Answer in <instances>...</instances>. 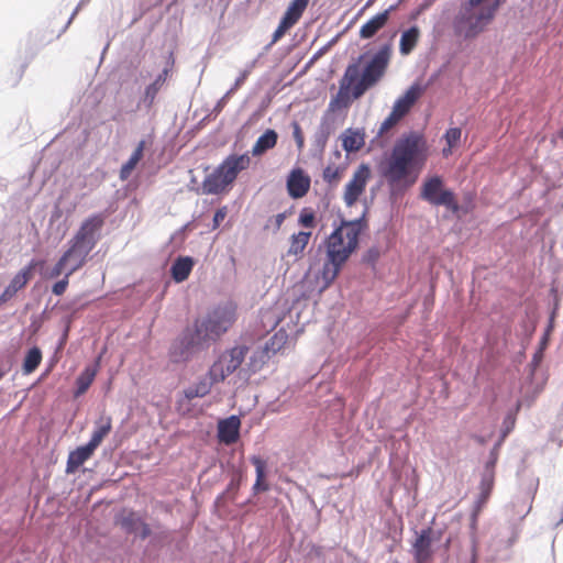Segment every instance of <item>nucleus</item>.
Instances as JSON below:
<instances>
[{
    "label": "nucleus",
    "mask_w": 563,
    "mask_h": 563,
    "mask_svg": "<svg viewBox=\"0 0 563 563\" xmlns=\"http://www.w3.org/2000/svg\"><path fill=\"white\" fill-rule=\"evenodd\" d=\"M238 305L233 301L219 303L207 314L197 319L192 328L186 329L181 336L174 342L169 357L174 363L187 361L194 351L209 347L217 342L235 323Z\"/></svg>",
    "instance_id": "obj_1"
},
{
    "label": "nucleus",
    "mask_w": 563,
    "mask_h": 563,
    "mask_svg": "<svg viewBox=\"0 0 563 563\" xmlns=\"http://www.w3.org/2000/svg\"><path fill=\"white\" fill-rule=\"evenodd\" d=\"M428 158L426 139L409 133L396 141L389 156L382 163L380 172L391 189L412 186Z\"/></svg>",
    "instance_id": "obj_2"
},
{
    "label": "nucleus",
    "mask_w": 563,
    "mask_h": 563,
    "mask_svg": "<svg viewBox=\"0 0 563 563\" xmlns=\"http://www.w3.org/2000/svg\"><path fill=\"white\" fill-rule=\"evenodd\" d=\"M393 54V44L390 42L382 45L365 65L363 71L360 70V62L364 57H358L356 63L347 65L343 77L340 80V87L336 96L331 100V108H347L353 99L361 98L365 91L376 85L385 75Z\"/></svg>",
    "instance_id": "obj_3"
},
{
    "label": "nucleus",
    "mask_w": 563,
    "mask_h": 563,
    "mask_svg": "<svg viewBox=\"0 0 563 563\" xmlns=\"http://www.w3.org/2000/svg\"><path fill=\"white\" fill-rule=\"evenodd\" d=\"M367 228L366 221L361 218L356 220H343L325 240V262L320 272L322 280L321 290L327 289L338 277L343 265L358 246V238Z\"/></svg>",
    "instance_id": "obj_4"
},
{
    "label": "nucleus",
    "mask_w": 563,
    "mask_h": 563,
    "mask_svg": "<svg viewBox=\"0 0 563 563\" xmlns=\"http://www.w3.org/2000/svg\"><path fill=\"white\" fill-rule=\"evenodd\" d=\"M106 222L103 213H95L86 218L74 236L68 241L67 250L62 254L69 264L67 275H73L82 268L91 251L100 240L101 230Z\"/></svg>",
    "instance_id": "obj_5"
},
{
    "label": "nucleus",
    "mask_w": 563,
    "mask_h": 563,
    "mask_svg": "<svg viewBox=\"0 0 563 563\" xmlns=\"http://www.w3.org/2000/svg\"><path fill=\"white\" fill-rule=\"evenodd\" d=\"M485 0H468L455 16L453 26L459 36L474 38L493 21L498 7L505 0H495L490 5H482Z\"/></svg>",
    "instance_id": "obj_6"
},
{
    "label": "nucleus",
    "mask_w": 563,
    "mask_h": 563,
    "mask_svg": "<svg viewBox=\"0 0 563 563\" xmlns=\"http://www.w3.org/2000/svg\"><path fill=\"white\" fill-rule=\"evenodd\" d=\"M251 165V157L245 154H232L223 159V162L202 181V192L206 195H219L231 186L239 174L246 170Z\"/></svg>",
    "instance_id": "obj_7"
},
{
    "label": "nucleus",
    "mask_w": 563,
    "mask_h": 563,
    "mask_svg": "<svg viewBox=\"0 0 563 563\" xmlns=\"http://www.w3.org/2000/svg\"><path fill=\"white\" fill-rule=\"evenodd\" d=\"M247 352L249 347L245 345H236L223 351L210 366L207 376L213 383L224 382L241 366Z\"/></svg>",
    "instance_id": "obj_8"
},
{
    "label": "nucleus",
    "mask_w": 563,
    "mask_h": 563,
    "mask_svg": "<svg viewBox=\"0 0 563 563\" xmlns=\"http://www.w3.org/2000/svg\"><path fill=\"white\" fill-rule=\"evenodd\" d=\"M420 197L433 206H444L453 212H457L460 208L453 191L444 188L440 176H432L423 181Z\"/></svg>",
    "instance_id": "obj_9"
},
{
    "label": "nucleus",
    "mask_w": 563,
    "mask_h": 563,
    "mask_svg": "<svg viewBox=\"0 0 563 563\" xmlns=\"http://www.w3.org/2000/svg\"><path fill=\"white\" fill-rule=\"evenodd\" d=\"M372 178V170L367 164H360L354 170L351 179L344 186L342 199L346 207L356 205L361 196L365 192L366 186Z\"/></svg>",
    "instance_id": "obj_10"
},
{
    "label": "nucleus",
    "mask_w": 563,
    "mask_h": 563,
    "mask_svg": "<svg viewBox=\"0 0 563 563\" xmlns=\"http://www.w3.org/2000/svg\"><path fill=\"white\" fill-rule=\"evenodd\" d=\"M36 265H37V263L35 261H32L31 263H29V265L23 267L19 273H16L13 276V278L9 283V285L4 288V290L0 295V308L4 303L10 301L12 298H14L15 295L18 294V291H20L27 285V283L33 277V271L36 267Z\"/></svg>",
    "instance_id": "obj_11"
},
{
    "label": "nucleus",
    "mask_w": 563,
    "mask_h": 563,
    "mask_svg": "<svg viewBox=\"0 0 563 563\" xmlns=\"http://www.w3.org/2000/svg\"><path fill=\"white\" fill-rule=\"evenodd\" d=\"M311 186L309 175L302 168H294L287 177V191L292 199L305 197Z\"/></svg>",
    "instance_id": "obj_12"
},
{
    "label": "nucleus",
    "mask_w": 563,
    "mask_h": 563,
    "mask_svg": "<svg viewBox=\"0 0 563 563\" xmlns=\"http://www.w3.org/2000/svg\"><path fill=\"white\" fill-rule=\"evenodd\" d=\"M241 419L233 415L218 422V440L225 445L234 444L240 439Z\"/></svg>",
    "instance_id": "obj_13"
},
{
    "label": "nucleus",
    "mask_w": 563,
    "mask_h": 563,
    "mask_svg": "<svg viewBox=\"0 0 563 563\" xmlns=\"http://www.w3.org/2000/svg\"><path fill=\"white\" fill-rule=\"evenodd\" d=\"M423 92L424 88L421 85H411L406 92L395 101L391 110L402 119L410 112L411 108Z\"/></svg>",
    "instance_id": "obj_14"
},
{
    "label": "nucleus",
    "mask_w": 563,
    "mask_h": 563,
    "mask_svg": "<svg viewBox=\"0 0 563 563\" xmlns=\"http://www.w3.org/2000/svg\"><path fill=\"white\" fill-rule=\"evenodd\" d=\"M413 558L417 563H427L431 560L432 551V529H422L412 544Z\"/></svg>",
    "instance_id": "obj_15"
},
{
    "label": "nucleus",
    "mask_w": 563,
    "mask_h": 563,
    "mask_svg": "<svg viewBox=\"0 0 563 563\" xmlns=\"http://www.w3.org/2000/svg\"><path fill=\"white\" fill-rule=\"evenodd\" d=\"M395 9V7H390L383 12L377 13L373 18H371L366 23H364L358 32V35L362 40H369L374 37L383 27L386 26L390 12Z\"/></svg>",
    "instance_id": "obj_16"
},
{
    "label": "nucleus",
    "mask_w": 563,
    "mask_h": 563,
    "mask_svg": "<svg viewBox=\"0 0 563 563\" xmlns=\"http://www.w3.org/2000/svg\"><path fill=\"white\" fill-rule=\"evenodd\" d=\"M95 450V448L87 443L86 445L79 446L71 451L67 459L66 473L74 474L86 461L92 456Z\"/></svg>",
    "instance_id": "obj_17"
},
{
    "label": "nucleus",
    "mask_w": 563,
    "mask_h": 563,
    "mask_svg": "<svg viewBox=\"0 0 563 563\" xmlns=\"http://www.w3.org/2000/svg\"><path fill=\"white\" fill-rule=\"evenodd\" d=\"M342 146L347 153L358 152L365 144V133L352 128L346 129L342 135Z\"/></svg>",
    "instance_id": "obj_18"
},
{
    "label": "nucleus",
    "mask_w": 563,
    "mask_h": 563,
    "mask_svg": "<svg viewBox=\"0 0 563 563\" xmlns=\"http://www.w3.org/2000/svg\"><path fill=\"white\" fill-rule=\"evenodd\" d=\"M195 262L190 256H180L178 257L170 267V275L172 278L176 283H183L185 282L192 268H194Z\"/></svg>",
    "instance_id": "obj_19"
},
{
    "label": "nucleus",
    "mask_w": 563,
    "mask_h": 563,
    "mask_svg": "<svg viewBox=\"0 0 563 563\" xmlns=\"http://www.w3.org/2000/svg\"><path fill=\"white\" fill-rule=\"evenodd\" d=\"M346 168L347 163L345 161L336 163L330 159L322 172L323 181L327 183L329 186H336L343 178Z\"/></svg>",
    "instance_id": "obj_20"
},
{
    "label": "nucleus",
    "mask_w": 563,
    "mask_h": 563,
    "mask_svg": "<svg viewBox=\"0 0 563 563\" xmlns=\"http://www.w3.org/2000/svg\"><path fill=\"white\" fill-rule=\"evenodd\" d=\"M310 231H299L289 238V247L287 250L288 256L302 257L307 245L311 239Z\"/></svg>",
    "instance_id": "obj_21"
},
{
    "label": "nucleus",
    "mask_w": 563,
    "mask_h": 563,
    "mask_svg": "<svg viewBox=\"0 0 563 563\" xmlns=\"http://www.w3.org/2000/svg\"><path fill=\"white\" fill-rule=\"evenodd\" d=\"M112 430V419L109 416H101L96 421V429L93 430L91 438L89 440L90 446L97 449L103 439L111 432Z\"/></svg>",
    "instance_id": "obj_22"
},
{
    "label": "nucleus",
    "mask_w": 563,
    "mask_h": 563,
    "mask_svg": "<svg viewBox=\"0 0 563 563\" xmlns=\"http://www.w3.org/2000/svg\"><path fill=\"white\" fill-rule=\"evenodd\" d=\"M420 40V30L413 25L404 31L399 41V52L402 56L409 55L418 45Z\"/></svg>",
    "instance_id": "obj_23"
},
{
    "label": "nucleus",
    "mask_w": 563,
    "mask_h": 563,
    "mask_svg": "<svg viewBox=\"0 0 563 563\" xmlns=\"http://www.w3.org/2000/svg\"><path fill=\"white\" fill-rule=\"evenodd\" d=\"M494 488V475L486 473L483 475L479 483V495L475 504L474 516H476L488 501Z\"/></svg>",
    "instance_id": "obj_24"
},
{
    "label": "nucleus",
    "mask_w": 563,
    "mask_h": 563,
    "mask_svg": "<svg viewBox=\"0 0 563 563\" xmlns=\"http://www.w3.org/2000/svg\"><path fill=\"white\" fill-rule=\"evenodd\" d=\"M278 135L276 131L268 129L266 130L255 142L252 147L253 156H261L268 150H272L277 144Z\"/></svg>",
    "instance_id": "obj_25"
},
{
    "label": "nucleus",
    "mask_w": 563,
    "mask_h": 563,
    "mask_svg": "<svg viewBox=\"0 0 563 563\" xmlns=\"http://www.w3.org/2000/svg\"><path fill=\"white\" fill-rule=\"evenodd\" d=\"M99 361L93 366H87L76 379L75 396L79 397L84 395L95 380L98 373Z\"/></svg>",
    "instance_id": "obj_26"
},
{
    "label": "nucleus",
    "mask_w": 563,
    "mask_h": 563,
    "mask_svg": "<svg viewBox=\"0 0 563 563\" xmlns=\"http://www.w3.org/2000/svg\"><path fill=\"white\" fill-rule=\"evenodd\" d=\"M271 358L272 356L269 352H267V349L260 346L250 356V360L246 364L247 371L250 372V374H255L262 371Z\"/></svg>",
    "instance_id": "obj_27"
},
{
    "label": "nucleus",
    "mask_w": 563,
    "mask_h": 563,
    "mask_svg": "<svg viewBox=\"0 0 563 563\" xmlns=\"http://www.w3.org/2000/svg\"><path fill=\"white\" fill-rule=\"evenodd\" d=\"M310 0H292L282 19L295 25L302 16Z\"/></svg>",
    "instance_id": "obj_28"
},
{
    "label": "nucleus",
    "mask_w": 563,
    "mask_h": 563,
    "mask_svg": "<svg viewBox=\"0 0 563 563\" xmlns=\"http://www.w3.org/2000/svg\"><path fill=\"white\" fill-rule=\"evenodd\" d=\"M213 384L214 383L209 377H208V379L207 378H201L200 380H198L194 385H191L188 388H186L184 390V395H185V397L188 400H191L194 398L205 397V396H207L210 393L211 387H212Z\"/></svg>",
    "instance_id": "obj_29"
},
{
    "label": "nucleus",
    "mask_w": 563,
    "mask_h": 563,
    "mask_svg": "<svg viewBox=\"0 0 563 563\" xmlns=\"http://www.w3.org/2000/svg\"><path fill=\"white\" fill-rule=\"evenodd\" d=\"M251 462L252 464L255 466V471H256V481H255V484L253 486V489L257 493V492H266L268 490V485L265 483V468H266V463L265 461L257 456V455H254L251 457Z\"/></svg>",
    "instance_id": "obj_30"
},
{
    "label": "nucleus",
    "mask_w": 563,
    "mask_h": 563,
    "mask_svg": "<svg viewBox=\"0 0 563 563\" xmlns=\"http://www.w3.org/2000/svg\"><path fill=\"white\" fill-rule=\"evenodd\" d=\"M288 341V334L284 329L278 330L274 335L263 345L267 349L273 357L277 352L282 351Z\"/></svg>",
    "instance_id": "obj_31"
},
{
    "label": "nucleus",
    "mask_w": 563,
    "mask_h": 563,
    "mask_svg": "<svg viewBox=\"0 0 563 563\" xmlns=\"http://www.w3.org/2000/svg\"><path fill=\"white\" fill-rule=\"evenodd\" d=\"M42 362V352L38 347L30 349L24 357L22 369L24 374L33 373Z\"/></svg>",
    "instance_id": "obj_32"
},
{
    "label": "nucleus",
    "mask_w": 563,
    "mask_h": 563,
    "mask_svg": "<svg viewBox=\"0 0 563 563\" xmlns=\"http://www.w3.org/2000/svg\"><path fill=\"white\" fill-rule=\"evenodd\" d=\"M167 76H168V69L165 68L157 77L156 79L154 80V82H152L151 85H148L145 89V93H144V97H145V100L148 102V106H152L155 98H156V95L158 93L159 89L162 88V86L164 85V82L166 81L167 79Z\"/></svg>",
    "instance_id": "obj_33"
},
{
    "label": "nucleus",
    "mask_w": 563,
    "mask_h": 563,
    "mask_svg": "<svg viewBox=\"0 0 563 563\" xmlns=\"http://www.w3.org/2000/svg\"><path fill=\"white\" fill-rule=\"evenodd\" d=\"M120 525L126 532H136L139 530V526L143 525V519L135 511L130 510L123 512L120 519Z\"/></svg>",
    "instance_id": "obj_34"
},
{
    "label": "nucleus",
    "mask_w": 563,
    "mask_h": 563,
    "mask_svg": "<svg viewBox=\"0 0 563 563\" xmlns=\"http://www.w3.org/2000/svg\"><path fill=\"white\" fill-rule=\"evenodd\" d=\"M462 131L460 128H451L445 132L444 139L448 147L443 148V155L448 156L451 154L452 148L457 145L461 139Z\"/></svg>",
    "instance_id": "obj_35"
},
{
    "label": "nucleus",
    "mask_w": 563,
    "mask_h": 563,
    "mask_svg": "<svg viewBox=\"0 0 563 563\" xmlns=\"http://www.w3.org/2000/svg\"><path fill=\"white\" fill-rule=\"evenodd\" d=\"M298 223L302 228L313 229L316 227V213L310 208L301 209L298 218Z\"/></svg>",
    "instance_id": "obj_36"
},
{
    "label": "nucleus",
    "mask_w": 563,
    "mask_h": 563,
    "mask_svg": "<svg viewBox=\"0 0 563 563\" xmlns=\"http://www.w3.org/2000/svg\"><path fill=\"white\" fill-rule=\"evenodd\" d=\"M401 120V118L396 114L393 110L391 112L388 114V117L382 122L380 126H379V135H383L385 133H387L390 129H393L399 121Z\"/></svg>",
    "instance_id": "obj_37"
},
{
    "label": "nucleus",
    "mask_w": 563,
    "mask_h": 563,
    "mask_svg": "<svg viewBox=\"0 0 563 563\" xmlns=\"http://www.w3.org/2000/svg\"><path fill=\"white\" fill-rule=\"evenodd\" d=\"M401 120V118L396 114L393 110L391 112L388 114V117L382 122L380 126H379V135H383L385 133H387L390 129H393L399 121Z\"/></svg>",
    "instance_id": "obj_38"
},
{
    "label": "nucleus",
    "mask_w": 563,
    "mask_h": 563,
    "mask_svg": "<svg viewBox=\"0 0 563 563\" xmlns=\"http://www.w3.org/2000/svg\"><path fill=\"white\" fill-rule=\"evenodd\" d=\"M139 163V161L130 156V158L120 168V179L126 180Z\"/></svg>",
    "instance_id": "obj_39"
},
{
    "label": "nucleus",
    "mask_w": 563,
    "mask_h": 563,
    "mask_svg": "<svg viewBox=\"0 0 563 563\" xmlns=\"http://www.w3.org/2000/svg\"><path fill=\"white\" fill-rule=\"evenodd\" d=\"M69 267V264L64 261V257L60 256L59 260L56 262V264L53 266V268L47 274V278H57L63 273L65 274Z\"/></svg>",
    "instance_id": "obj_40"
},
{
    "label": "nucleus",
    "mask_w": 563,
    "mask_h": 563,
    "mask_svg": "<svg viewBox=\"0 0 563 563\" xmlns=\"http://www.w3.org/2000/svg\"><path fill=\"white\" fill-rule=\"evenodd\" d=\"M292 26H294L292 24H290L289 22L282 19L277 29L273 33L272 44L277 43L286 34V32L288 30H290Z\"/></svg>",
    "instance_id": "obj_41"
},
{
    "label": "nucleus",
    "mask_w": 563,
    "mask_h": 563,
    "mask_svg": "<svg viewBox=\"0 0 563 563\" xmlns=\"http://www.w3.org/2000/svg\"><path fill=\"white\" fill-rule=\"evenodd\" d=\"M292 26H294L292 24H290L289 22L282 19L277 29L273 33L272 44L277 43L286 34V32L288 30H290Z\"/></svg>",
    "instance_id": "obj_42"
},
{
    "label": "nucleus",
    "mask_w": 563,
    "mask_h": 563,
    "mask_svg": "<svg viewBox=\"0 0 563 563\" xmlns=\"http://www.w3.org/2000/svg\"><path fill=\"white\" fill-rule=\"evenodd\" d=\"M71 275H67V272H66L64 278L58 280V282H56L53 285L52 291H53L54 295L62 296L66 291V289H67V287L69 285V277Z\"/></svg>",
    "instance_id": "obj_43"
},
{
    "label": "nucleus",
    "mask_w": 563,
    "mask_h": 563,
    "mask_svg": "<svg viewBox=\"0 0 563 563\" xmlns=\"http://www.w3.org/2000/svg\"><path fill=\"white\" fill-rule=\"evenodd\" d=\"M285 219H286L285 212L278 213L268 220V224L266 225V228H269V225H273L274 231L277 232L280 230Z\"/></svg>",
    "instance_id": "obj_44"
},
{
    "label": "nucleus",
    "mask_w": 563,
    "mask_h": 563,
    "mask_svg": "<svg viewBox=\"0 0 563 563\" xmlns=\"http://www.w3.org/2000/svg\"><path fill=\"white\" fill-rule=\"evenodd\" d=\"M228 213L227 207L219 208L213 216V228H218L220 223L225 219Z\"/></svg>",
    "instance_id": "obj_45"
},
{
    "label": "nucleus",
    "mask_w": 563,
    "mask_h": 563,
    "mask_svg": "<svg viewBox=\"0 0 563 563\" xmlns=\"http://www.w3.org/2000/svg\"><path fill=\"white\" fill-rule=\"evenodd\" d=\"M146 145H147V142L145 140L140 141L137 143L135 150L131 154V156L140 162L143 158V152H144Z\"/></svg>",
    "instance_id": "obj_46"
},
{
    "label": "nucleus",
    "mask_w": 563,
    "mask_h": 563,
    "mask_svg": "<svg viewBox=\"0 0 563 563\" xmlns=\"http://www.w3.org/2000/svg\"><path fill=\"white\" fill-rule=\"evenodd\" d=\"M139 530H141V538L146 539L151 534L150 526L143 520V525L139 526Z\"/></svg>",
    "instance_id": "obj_47"
},
{
    "label": "nucleus",
    "mask_w": 563,
    "mask_h": 563,
    "mask_svg": "<svg viewBox=\"0 0 563 563\" xmlns=\"http://www.w3.org/2000/svg\"><path fill=\"white\" fill-rule=\"evenodd\" d=\"M294 134H295V137H296L297 142H298L299 147H301L302 144H303V139H302V135H301L300 126L297 123L295 124V133Z\"/></svg>",
    "instance_id": "obj_48"
},
{
    "label": "nucleus",
    "mask_w": 563,
    "mask_h": 563,
    "mask_svg": "<svg viewBox=\"0 0 563 563\" xmlns=\"http://www.w3.org/2000/svg\"><path fill=\"white\" fill-rule=\"evenodd\" d=\"M336 163H341V159H342V153L341 151L339 150H334L333 153H332V157L330 158Z\"/></svg>",
    "instance_id": "obj_49"
},
{
    "label": "nucleus",
    "mask_w": 563,
    "mask_h": 563,
    "mask_svg": "<svg viewBox=\"0 0 563 563\" xmlns=\"http://www.w3.org/2000/svg\"><path fill=\"white\" fill-rule=\"evenodd\" d=\"M246 76H247V74H246V73H243V74H242V75L236 79V81H235V84H234V88L240 87V86L244 82V80H245Z\"/></svg>",
    "instance_id": "obj_50"
},
{
    "label": "nucleus",
    "mask_w": 563,
    "mask_h": 563,
    "mask_svg": "<svg viewBox=\"0 0 563 563\" xmlns=\"http://www.w3.org/2000/svg\"><path fill=\"white\" fill-rule=\"evenodd\" d=\"M368 254L373 258H376L378 256V252L376 250H369Z\"/></svg>",
    "instance_id": "obj_51"
},
{
    "label": "nucleus",
    "mask_w": 563,
    "mask_h": 563,
    "mask_svg": "<svg viewBox=\"0 0 563 563\" xmlns=\"http://www.w3.org/2000/svg\"><path fill=\"white\" fill-rule=\"evenodd\" d=\"M530 510H531V504H529V505L527 506V509L523 511V514L521 515V517H526V516L529 514V511H530Z\"/></svg>",
    "instance_id": "obj_52"
},
{
    "label": "nucleus",
    "mask_w": 563,
    "mask_h": 563,
    "mask_svg": "<svg viewBox=\"0 0 563 563\" xmlns=\"http://www.w3.org/2000/svg\"><path fill=\"white\" fill-rule=\"evenodd\" d=\"M5 375V372L3 369H0V379Z\"/></svg>",
    "instance_id": "obj_53"
}]
</instances>
